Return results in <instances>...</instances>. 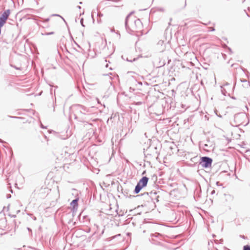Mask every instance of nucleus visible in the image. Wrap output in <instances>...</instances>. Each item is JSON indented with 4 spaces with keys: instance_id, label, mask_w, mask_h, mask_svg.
Masks as SVG:
<instances>
[{
    "instance_id": "f257e3e1",
    "label": "nucleus",
    "mask_w": 250,
    "mask_h": 250,
    "mask_svg": "<svg viewBox=\"0 0 250 250\" xmlns=\"http://www.w3.org/2000/svg\"><path fill=\"white\" fill-rule=\"evenodd\" d=\"M72 108L74 112V118L78 121L88 123L90 121H96V119H93L94 113L90 108L79 104L73 105Z\"/></svg>"
},
{
    "instance_id": "f03ea898",
    "label": "nucleus",
    "mask_w": 250,
    "mask_h": 250,
    "mask_svg": "<svg viewBox=\"0 0 250 250\" xmlns=\"http://www.w3.org/2000/svg\"><path fill=\"white\" fill-rule=\"evenodd\" d=\"M165 236L161 233L155 232L151 233L149 238V241L153 244L156 245H162L163 242L165 241Z\"/></svg>"
},
{
    "instance_id": "7ed1b4c3",
    "label": "nucleus",
    "mask_w": 250,
    "mask_h": 250,
    "mask_svg": "<svg viewBox=\"0 0 250 250\" xmlns=\"http://www.w3.org/2000/svg\"><path fill=\"white\" fill-rule=\"evenodd\" d=\"M212 163V158L207 156H204L201 157L199 165L203 168H207L211 167Z\"/></svg>"
},
{
    "instance_id": "20e7f679",
    "label": "nucleus",
    "mask_w": 250,
    "mask_h": 250,
    "mask_svg": "<svg viewBox=\"0 0 250 250\" xmlns=\"http://www.w3.org/2000/svg\"><path fill=\"white\" fill-rule=\"evenodd\" d=\"M247 118L246 115L243 113L235 114L234 116V121L236 125H240L244 123L243 120Z\"/></svg>"
},
{
    "instance_id": "39448f33",
    "label": "nucleus",
    "mask_w": 250,
    "mask_h": 250,
    "mask_svg": "<svg viewBox=\"0 0 250 250\" xmlns=\"http://www.w3.org/2000/svg\"><path fill=\"white\" fill-rule=\"evenodd\" d=\"M143 24L141 20L139 19L134 21V26L131 29L133 32H140L142 30Z\"/></svg>"
},
{
    "instance_id": "423d86ee",
    "label": "nucleus",
    "mask_w": 250,
    "mask_h": 250,
    "mask_svg": "<svg viewBox=\"0 0 250 250\" xmlns=\"http://www.w3.org/2000/svg\"><path fill=\"white\" fill-rule=\"evenodd\" d=\"M148 179V178L147 177L144 176L139 181L137 184L141 185V186H143V187H145L147 185Z\"/></svg>"
},
{
    "instance_id": "0eeeda50",
    "label": "nucleus",
    "mask_w": 250,
    "mask_h": 250,
    "mask_svg": "<svg viewBox=\"0 0 250 250\" xmlns=\"http://www.w3.org/2000/svg\"><path fill=\"white\" fill-rule=\"evenodd\" d=\"M10 14V10L9 9H7L6 10L4 11V12L0 16V19L6 21Z\"/></svg>"
},
{
    "instance_id": "6e6552de",
    "label": "nucleus",
    "mask_w": 250,
    "mask_h": 250,
    "mask_svg": "<svg viewBox=\"0 0 250 250\" xmlns=\"http://www.w3.org/2000/svg\"><path fill=\"white\" fill-rule=\"evenodd\" d=\"M158 192H156V191H151L149 193H148V192H144L143 194H142L141 195H147V196H149L151 198V199L153 200H154V198L156 197L157 194Z\"/></svg>"
},
{
    "instance_id": "1a4fd4ad",
    "label": "nucleus",
    "mask_w": 250,
    "mask_h": 250,
    "mask_svg": "<svg viewBox=\"0 0 250 250\" xmlns=\"http://www.w3.org/2000/svg\"><path fill=\"white\" fill-rule=\"evenodd\" d=\"M144 187L143 186L137 184L134 190V193L135 194L138 193Z\"/></svg>"
},
{
    "instance_id": "9d476101",
    "label": "nucleus",
    "mask_w": 250,
    "mask_h": 250,
    "mask_svg": "<svg viewBox=\"0 0 250 250\" xmlns=\"http://www.w3.org/2000/svg\"><path fill=\"white\" fill-rule=\"evenodd\" d=\"M78 201H79V198H76L75 199L73 200L71 203V205L73 206V208H75V207H78Z\"/></svg>"
},
{
    "instance_id": "9b49d317",
    "label": "nucleus",
    "mask_w": 250,
    "mask_h": 250,
    "mask_svg": "<svg viewBox=\"0 0 250 250\" xmlns=\"http://www.w3.org/2000/svg\"><path fill=\"white\" fill-rule=\"evenodd\" d=\"M198 156H196L191 158L190 159V161L191 162L196 164L198 162Z\"/></svg>"
},
{
    "instance_id": "f8f14e48",
    "label": "nucleus",
    "mask_w": 250,
    "mask_h": 250,
    "mask_svg": "<svg viewBox=\"0 0 250 250\" xmlns=\"http://www.w3.org/2000/svg\"><path fill=\"white\" fill-rule=\"evenodd\" d=\"M133 12H131L130 14H129L126 17V19H125V27L126 28V29L127 28H129V26L128 25V24H127V20H128V18L129 16V15L130 14H131Z\"/></svg>"
},
{
    "instance_id": "ddd939ff",
    "label": "nucleus",
    "mask_w": 250,
    "mask_h": 250,
    "mask_svg": "<svg viewBox=\"0 0 250 250\" xmlns=\"http://www.w3.org/2000/svg\"><path fill=\"white\" fill-rule=\"evenodd\" d=\"M5 22L6 21H5L0 19V30H1V28L3 26Z\"/></svg>"
},
{
    "instance_id": "4468645a",
    "label": "nucleus",
    "mask_w": 250,
    "mask_h": 250,
    "mask_svg": "<svg viewBox=\"0 0 250 250\" xmlns=\"http://www.w3.org/2000/svg\"><path fill=\"white\" fill-rule=\"evenodd\" d=\"M210 147L211 146H209L208 144H205L204 145L203 148L205 150H207L208 148H210Z\"/></svg>"
},
{
    "instance_id": "2eb2a0df",
    "label": "nucleus",
    "mask_w": 250,
    "mask_h": 250,
    "mask_svg": "<svg viewBox=\"0 0 250 250\" xmlns=\"http://www.w3.org/2000/svg\"><path fill=\"white\" fill-rule=\"evenodd\" d=\"M243 250H250V246L248 245L244 246Z\"/></svg>"
},
{
    "instance_id": "dca6fc26",
    "label": "nucleus",
    "mask_w": 250,
    "mask_h": 250,
    "mask_svg": "<svg viewBox=\"0 0 250 250\" xmlns=\"http://www.w3.org/2000/svg\"><path fill=\"white\" fill-rule=\"evenodd\" d=\"M240 81L242 83H245L246 84V86H248L249 84V82L247 81V80H242V79H240Z\"/></svg>"
},
{
    "instance_id": "f3484780",
    "label": "nucleus",
    "mask_w": 250,
    "mask_h": 250,
    "mask_svg": "<svg viewBox=\"0 0 250 250\" xmlns=\"http://www.w3.org/2000/svg\"><path fill=\"white\" fill-rule=\"evenodd\" d=\"M54 34V32H47V33H45V34H42V35H53Z\"/></svg>"
},
{
    "instance_id": "a211bd4d",
    "label": "nucleus",
    "mask_w": 250,
    "mask_h": 250,
    "mask_svg": "<svg viewBox=\"0 0 250 250\" xmlns=\"http://www.w3.org/2000/svg\"><path fill=\"white\" fill-rule=\"evenodd\" d=\"M80 22H81V25H82L83 27H84L85 26H84V25L83 24V18H82V19H81V21H80Z\"/></svg>"
},
{
    "instance_id": "6ab92c4d",
    "label": "nucleus",
    "mask_w": 250,
    "mask_h": 250,
    "mask_svg": "<svg viewBox=\"0 0 250 250\" xmlns=\"http://www.w3.org/2000/svg\"><path fill=\"white\" fill-rule=\"evenodd\" d=\"M137 59L136 58H134L132 60H129V59H126V61H128V62H132L133 61H135Z\"/></svg>"
},
{
    "instance_id": "aec40b11",
    "label": "nucleus",
    "mask_w": 250,
    "mask_h": 250,
    "mask_svg": "<svg viewBox=\"0 0 250 250\" xmlns=\"http://www.w3.org/2000/svg\"><path fill=\"white\" fill-rule=\"evenodd\" d=\"M97 16L100 18L103 16V15L100 12H98L97 13Z\"/></svg>"
},
{
    "instance_id": "412c9836",
    "label": "nucleus",
    "mask_w": 250,
    "mask_h": 250,
    "mask_svg": "<svg viewBox=\"0 0 250 250\" xmlns=\"http://www.w3.org/2000/svg\"><path fill=\"white\" fill-rule=\"evenodd\" d=\"M142 103H143L142 102H135V104L137 105H140L142 104Z\"/></svg>"
},
{
    "instance_id": "4be33fe9",
    "label": "nucleus",
    "mask_w": 250,
    "mask_h": 250,
    "mask_svg": "<svg viewBox=\"0 0 250 250\" xmlns=\"http://www.w3.org/2000/svg\"><path fill=\"white\" fill-rule=\"evenodd\" d=\"M209 31H214L215 30V28L214 27H208Z\"/></svg>"
},
{
    "instance_id": "5701e85b",
    "label": "nucleus",
    "mask_w": 250,
    "mask_h": 250,
    "mask_svg": "<svg viewBox=\"0 0 250 250\" xmlns=\"http://www.w3.org/2000/svg\"><path fill=\"white\" fill-rule=\"evenodd\" d=\"M159 195H157L156 196V197L154 198L155 200H156V202H159Z\"/></svg>"
},
{
    "instance_id": "b1692460",
    "label": "nucleus",
    "mask_w": 250,
    "mask_h": 250,
    "mask_svg": "<svg viewBox=\"0 0 250 250\" xmlns=\"http://www.w3.org/2000/svg\"><path fill=\"white\" fill-rule=\"evenodd\" d=\"M11 66L12 67H14L15 69H17V70H21V68H20V67H16V66H14V65H12V64L11 65Z\"/></svg>"
},
{
    "instance_id": "393cba45",
    "label": "nucleus",
    "mask_w": 250,
    "mask_h": 250,
    "mask_svg": "<svg viewBox=\"0 0 250 250\" xmlns=\"http://www.w3.org/2000/svg\"><path fill=\"white\" fill-rule=\"evenodd\" d=\"M53 16H59V17H61L62 18V19L65 22V21L64 20V19L61 16L57 15V14H54V15H53Z\"/></svg>"
},
{
    "instance_id": "a878e982",
    "label": "nucleus",
    "mask_w": 250,
    "mask_h": 250,
    "mask_svg": "<svg viewBox=\"0 0 250 250\" xmlns=\"http://www.w3.org/2000/svg\"><path fill=\"white\" fill-rule=\"evenodd\" d=\"M216 185H217V186H222V184H220L219 182H216Z\"/></svg>"
},
{
    "instance_id": "bb28decb",
    "label": "nucleus",
    "mask_w": 250,
    "mask_h": 250,
    "mask_svg": "<svg viewBox=\"0 0 250 250\" xmlns=\"http://www.w3.org/2000/svg\"><path fill=\"white\" fill-rule=\"evenodd\" d=\"M147 151H148V150H146V152L145 153V155H149V154L148 153H147ZM150 155H151V154H150Z\"/></svg>"
},
{
    "instance_id": "cd10ccee",
    "label": "nucleus",
    "mask_w": 250,
    "mask_h": 250,
    "mask_svg": "<svg viewBox=\"0 0 250 250\" xmlns=\"http://www.w3.org/2000/svg\"><path fill=\"white\" fill-rule=\"evenodd\" d=\"M53 89L52 88H51L50 89V93L51 94H53Z\"/></svg>"
},
{
    "instance_id": "c85d7f7f",
    "label": "nucleus",
    "mask_w": 250,
    "mask_h": 250,
    "mask_svg": "<svg viewBox=\"0 0 250 250\" xmlns=\"http://www.w3.org/2000/svg\"><path fill=\"white\" fill-rule=\"evenodd\" d=\"M11 197V195L10 194H7V198H9Z\"/></svg>"
},
{
    "instance_id": "c756f323",
    "label": "nucleus",
    "mask_w": 250,
    "mask_h": 250,
    "mask_svg": "<svg viewBox=\"0 0 250 250\" xmlns=\"http://www.w3.org/2000/svg\"><path fill=\"white\" fill-rule=\"evenodd\" d=\"M159 10L161 11H163H163H164V9H163V8H160Z\"/></svg>"
},
{
    "instance_id": "7c9ffc66",
    "label": "nucleus",
    "mask_w": 250,
    "mask_h": 250,
    "mask_svg": "<svg viewBox=\"0 0 250 250\" xmlns=\"http://www.w3.org/2000/svg\"><path fill=\"white\" fill-rule=\"evenodd\" d=\"M245 12H246L248 17H250V16L246 12V11L245 10Z\"/></svg>"
},
{
    "instance_id": "2f4dec72",
    "label": "nucleus",
    "mask_w": 250,
    "mask_h": 250,
    "mask_svg": "<svg viewBox=\"0 0 250 250\" xmlns=\"http://www.w3.org/2000/svg\"><path fill=\"white\" fill-rule=\"evenodd\" d=\"M214 193H215V190H213V191H211V194H214Z\"/></svg>"
},
{
    "instance_id": "473e14b6",
    "label": "nucleus",
    "mask_w": 250,
    "mask_h": 250,
    "mask_svg": "<svg viewBox=\"0 0 250 250\" xmlns=\"http://www.w3.org/2000/svg\"><path fill=\"white\" fill-rule=\"evenodd\" d=\"M27 229L28 230V231H31V229L29 228H27Z\"/></svg>"
},
{
    "instance_id": "72a5a7b5",
    "label": "nucleus",
    "mask_w": 250,
    "mask_h": 250,
    "mask_svg": "<svg viewBox=\"0 0 250 250\" xmlns=\"http://www.w3.org/2000/svg\"><path fill=\"white\" fill-rule=\"evenodd\" d=\"M33 218L34 220H36V219H37L36 217L35 216H34Z\"/></svg>"
},
{
    "instance_id": "f704fd0d",
    "label": "nucleus",
    "mask_w": 250,
    "mask_h": 250,
    "mask_svg": "<svg viewBox=\"0 0 250 250\" xmlns=\"http://www.w3.org/2000/svg\"><path fill=\"white\" fill-rule=\"evenodd\" d=\"M97 21H98V22H100L101 21V19H98Z\"/></svg>"
},
{
    "instance_id": "c9c22d12",
    "label": "nucleus",
    "mask_w": 250,
    "mask_h": 250,
    "mask_svg": "<svg viewBox=\"0 0 250 250\" xmlns=\"http://www.w3.org/2000/svg\"><path fill=\"white\" fill-rule=\"evenodd\" d=\"M77 8L79 9H81V7L80 6H77Z\"/></svg>"
},
{
    "instance_id": "e433bc0d",
    "label": "nucleus",
    "mask_w": 250,
    "mask_h": 250,
    "mask_svg": "<svg viewBox=\"0 0 250 250\" xmlns=\"http://www.w3.org/2000/svg\"><path fill=\"white\" fill-rule=\"evenodd\" d=\"M97 102H98V103L99 104H100V101H99V100L98 99H97Z\"/></svg>"
},
{
    "instance_id": "4c0bfd02",
    "label": "nucleus",
    "mask_w": 250,
    "mask_h": 250,
    "mask_svg": "<svg viewBox=\"0 0 250 250\" xmlns=\"http://www.w3.org/2000/svg\"><path fill=\"white\" fill-rule=\"evenodd\" d=\"M49 20V19H46L45 20V21H48Z\"/></svg>"
},
{
    "instance_id": "58836bf2",
    "label": "nucleus",
    "mask_w": 250,
    "mask_h": 250,
    "mask_svg": "<svg viewBox=\"0 0 250 250\" xmlns=\"http://www.w3.org/2000/svg\"><path fill=\"white\" fill-rule=\"evenodd\" d=\"M234 65H235V64H231V66L233 67L234 66Z\"/></svg>"
},
{
    "instance_id": "ea45409f",
    "label": "nucleus",
    "mask_w": 250,
    "mask_h": 250,
    "mask_svg": "<svg viewBox=\"0 0 250 250\" xmlns=\"http://www.w3.org/2000/svg\"><path fill=\"white\" fill-rule=\"evenodd\" d=\"M0 143H3V142L2 141V140H1V139H0Z\"/></svg>"
},
{
    "instance_id": "a19ab883",
    "label": "nucleus",
    "mask_w": 250,
    "mask_h": 250,
    "mask_svg": "<svg viewBox=\"0 0 250 250\" xmlns=\"http://www.w3.org/2000/svg\"><path fill=\"white\" fill-rule=\"evenodd\" d=\"M108 64H106L105 65V67H108Z\"/></svg>"
},
{
    "instance_id": "79ce46f5",
    "label": "nucleus",
    "mask_w": 250,
    "mask_h": 250,
    "mask_svg": "<svg viewBox=\"0 0 250 250\" xmlns=\"http://www.w3.org/2000/svg\"><path fill=\"white\" fill-rule=\"evenodd\" d=\"M153 148H154L155 150H157V147H154Z\"/></svg>"
},
{
    "instance_id": "37998d69",
    "label": "nucleus",
    "mask_w": 250,
    "mask_h": 250,
    "mask_svg": "<svg viewBox=\"0 0 250 250\" xmlns=\"http://www.w3.org/2000/svg\"><path fill=\"white\" fill-rule=\"evenodd\" d=\"M248 10L250 12V7L248 8Z\"/></svg>"
},
{
    "instance_id": "c03bdc74",
    "label": "nucleus",
    "mask_w": 250,
    "mask_h": 250,
    "mask_svg": "<svg viewBox=\"0 0 250 250\" xmlns=\"http://www.w3.org/2000/svg\"><path fill=\"white\" fill-rule=\"evenodd\" d=\"M53 111H55V106H54V105H53Z\"/></svg>"
},
{
    "instance_id": "a18cd8bd",
    "label": "nucleus",
    "mask_w": 250,
    "mask_h": 250,
    "mask_svg": "<svg viewBox=\"0 0 250 250\" xmlns=\"http://www.w3.org/2000/svg\"><path fill=\"white\" fill-rule=\"evenodd\" d=\"M41 127H42V128H44V126H43L42 125H41Z\"/></svg>"
},
{
    "instance_id": "49530a36",
    "label": "nucleus",
    "mask_w": 250,
    "mask_h": 250,
    "mask_svg": "<svg viewBox=\"0 0 250 250\" xmlns=\"http://www.w3.org/2000/svg\"><path fill=\"white\" fill-rule=\"evenodd\" d=\"M249 154H250V151H247Z\"/></svg>"
},
{
    "instance_id": "de8ad7c7",
    "label": "nucleus",
    "mask_w": 250,
    "mask_h": 250,
    "mask_svg": "<svg viewBox=\"0 0 250 250\" xmlns=\"http://www.w3.org/2000/svg\"><path fill=\"white\" fill-rule=\"evenodd\" d=\"M79 3L80 4H82V2H80Z\"/></svg>"
},
{
    "instance_id": "09e8293b",
    "label": "nucleus",
    "mask_w": 250,
    "mask_h": 250,
    "mask_svg": "<svg viewBox=\"0 0 250 250\" xmlns=\"http://www.w3.org/2000/svg\"><path fill=\"white\" fill-rule=\"evenodd\" d=\"M28 215L31 216V215H32V214H28Z\"/></svg>"
},
{
    "instance_id": "8fccbe9b",
    "label": "nucleus",
    "mask_w": 250,
    "mask_h": 250,
    "mask_svg": "<svg viewBox=\"0 0 250 250\" xmlns=\"http://www.w3.org/2000/svg\"><path fill=\"white\" fill-rule=\"evenodd\" d=\"M54 95L55 94V90H54Z\"/></svg>"
},
{
    "instance_id": "3c124183",
    "label": "nucleus",
    "mask_w": 250,
    "mask_h": 250,
    "mask_svg": "<svg viewBox=\"0 0 250 250\" xmlns=\"http://www.w3.org/2000/svg\"><path fill=\"white\" fill-rule=\"evenodd\" d=\"M14 118H17L18 117H14Z\"/></svg>"
}]
</instances>
